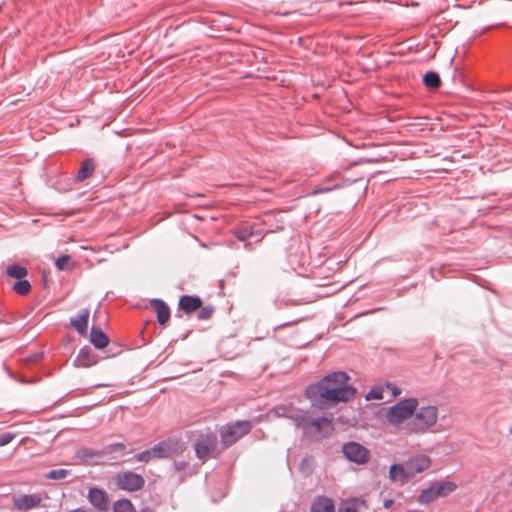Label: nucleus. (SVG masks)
<instances>
[{"instance_id": "1", "label": "nucleus", "mask_w": 512, "mask_h": 512, "mask_svg": "<svg viewBox=\"0 0 512 512\" xmlns=\"http://www.w3.org/2000/svg\"><path fill=\"white\" fill-rule=\"evenodd\" d=\"M350 377L347 373L338 371L323 377L316 384L306 389V395L314 406L324 408L347 402L356 393V389L348 384Z\"/></svg>"}, {"instance_id": "2", "label": "nucleus", "mask_w": 512, "mask_h": 512, "mask_svg": "<svg viewBox=\"0 0 512 512\" xmlns=\"http://www.w3.org/2000/svg\"><path fill=\"white\" fill-rule=\"evenodd\" d=\"M268 417H287L294 419L296 424L302 427L306 434L315 438L325 437L332 430V422L328 418L311 419L304 413H299L295 409L286 406H278L268 412Z\"/></svg>"}, {"instance_id": "3", "label": "nucleus", "mask_w": 512, "mask_h": 512, "mask_svg": "<svg viewBox=\"0 0 512 512\" xmlns=\"http://www.w3.org/2000/svg\"><path fill=\"white\" fill-rule=\"evenodd\" d=\"M419 406L417 398L411 397L397 402L385 410V419L387 423L396 428L402 429L412 419L415 409Z\"/></svg>"}, {"instance_id": "4", "label": "nucleus", "mask_w": 512, "mask_h": 512, "mask_svg": "<svg viewBox=\"0 0 512 512\" xmlns=\"http://www.w3.org/2000/svg\"><path fill=\"white\" fill-rule=\"evenodd\" d=\"M438 421V408L434 405L418 407L412 419L407 423L408 434H424L431 430Z\"/></svg>"}, {"instance_id": "5", "label": "nucleus", "mask_w": 512, "mask_h": 512, "mask_svg": "<svg viewBox=\"0 0 512 512\" xmlns=\"http://www.w3.org/2000/svg\"><path fill=\"white\" fill-rule=\"evenodd\" d=\"M457 485L452 481L433 482L430 486L421 491L417 502L421 505H427L439 497H445L455 491Z\"/></svg>"}, {"instance_id": "6", "label": "nucleus", "mask_w": 512, "mask_h": 512, "mask_svg": "<svg viewBox=\"0 0 512 512\" xmlns=\"http://www.w3.org/2000/svg\"><path fill=\"white\" fill-rule=\"evenodd\" d=\"M217 444L218 438L216 433L211 431L200 433L194 444L196 456L201 460L212 457L217 448Z\"/></svg>"}, {"instance_id": "7", "label": "nucleus", "mask_w": 512, "mask_h": 512, "mask_svg": "<svg viewBox=\"0 0 512 512\" xmlns=\"http://www.w3.org/2000/svg\"><path fill=\"white\" fill-rule=\"evenodd\" d=\"M116 486L125 491L133 492L140 490L144 486V479L141 475L132 471H125L114 476Z\"/></svg>"}, {"instance_id": "8", "label": "nucleus", "mask_w": 512, "mask_h": 512, "mask_svg": "<svg viewBox=\"0 0 512 512\" xmlns=\"http://www.w3.org/2000/svg\"><path fill=\"white\" fill-rule=\"evenodd\" d=\"M252 425L249 421H238L233 425L228 426L225 431L221 433V442L225 447L234 444L241 437L249 433Z\"/></svg>"}, {"instance_id": "9", "label": "nucleus", "mask_w": 512, "mask_h": 512, "mask_svg": "<svg viewBox=\"0 0 512 512\" xmlns=\"http://www.w3.org/2000/svg\"><path fill=\"white\" fill-rule=\"evenodd\" d=\"M343 453L348 460L357 464H365L370 458L369 450L356 442L345 444Z\"/></svg>"}, {"instance_id": "10", "label": "nucleus", "mask_w": 512, "mask_h": 512, "mask_svg": "<svg viewBox=\"0 0 512 512\" xmlns=\"http://www.w3.org/2000/svg\"><path fill=\"white\" fill-rule=\"evenodd\" d=\"M408 473L411 479L415 478L418 474L427 471L431 465L432 460L429 456L424 454H417L405 461Z\"/></svg>"}, {"instance_id": "11", "label": "nucleus", "mask_w": 512, "mask_h": 512, "mask_svg": "<svg viewBox=\"0 0 512 512\" xmlns=\"http://www.w3.org/2000/svg\"><path fill=\"white\" fill-rule=\"evenodd\" d=\"M183 450L182 444L177 440H168L152 447L155 459L169 458L178 455Z\"/></svg>"}, {"instance_id": "12", "label": "nucleus", "mask_w": 512, "mask_h": 512, "mask_svg": "<svg viewBox=\"0 0 512 512\" xmlns=\"http://www.w3.org/2000/svg\"><path fill=\"white\" fill-rule=\"evenodd\" d=\"M13 507L19 512H26L39 507L42 497L39 494H20L13 497Z\"/></svg>"}, {"instance_id": "13", "label": "nucleus", "mask_w": 512, "mask_h": 512, "mask_svg": "<svg viewBox=\"0 0 512 512\" xmlns=\"http://www.w3.org/2000/svg\"><path fill=\"white\" fill-rule=\"evenodd\" d=\"M388 477L391 482L399 485H404L411 480L405 462L391 465Z\"/></svg>"}, {"instance_id": "14", "label": "nucleus", "mask_w": 512, "mask_h": 512, "mask_svg": "<svg viewBox=\"0 0 512 512\" xmlns=\"http://www.w3.org/2000/svg\"><path fill=\"white\" fill-rule=\"evenodd\" d=\"M89 502L99 511H106L108 509V495L99 488H91L88 493Z\"/></svg>"}, {"instance_id": "15", "label": "nucleus", "mask_w": 512, "mask_h": 512, "mask_svg": "<svg viewBox=\"0 0 512 512\" xmlns=\"http://www.w3.org/2000/svg\"><path fill=\"white\" fill-rule=\"evenodd\" d=\"M98 362V357L92 351L85 347L82 348L74 360V365L78 368H89Z\"/></svg>"}, {"instance_id": "16", "label": "nucleus", "mask_w": 512, "mask_h": 512, "mask_svg": "<svg viewBox=\"0 0 512 512\" xmlns=\"http://www.w3.org/2000/svg\"><path fill=\"white\" fill-rule=\"evenodd\" d=\"M90 312L88 309H83L80 311L77 317L72 318L70 323L71 325L79 332L80 335L86 336L88 329V320H89Z\"/></svg>"}, {"instance_id": "17", "label": "nucleus", "mask_w": 512, "mask_h": 512, "mask_svg": "<svg viewBox=\"0 0 512 512\" xmlns=\"http://www.w3.org/2000/svg\"><path fill=\"white\" fill-rule=\"evenodd\" d=\"M150 304L156 311L158 323L160 325H165L170 318L169 307L160 299H153Z\"/></svg>"}, {"instance_id": "18", "label": "nucleus", "mask_w": 512, "mask_h": 512, "mask_svg": "<svg viewBox=\"0 0 512 512\" xmlns=\"http://www.w3.org/2000/svg\"><path fill=\"white\" fill-rule=\"evenodd\" d=\"M202 306V301L199 297L184 295L179 300V307L186 313H191Z\"/></svg>"}, {"instance_id": "19", "label": "nucleus", "mask_w": 512, "mask_h": 512, "mask_svg": "<svg viewBox=\"0 0 512 512\" xmlns=\"http://www.w3.org/2000/svg\"><path fill=\"white\" fill-rule=\"evenodd\" d=\"M311 512H335V507L331 499L319 496L311 504Z\"/></svg>"}, {"instance_id": "20", "label": "nucleus", "mask_w": 512, "mask_h": 512, "mask_svg": "<svg viewBox=\"0 0 512 512\" xmlns=\"http://www.w3.org/2000/svg\"><path fill=\"white\" fill-rule=\"evenodd\" d=\"M90 341L97 349H103L109 343L106 334L99 327L95 326L91 329Z\"/></svg>"}, {"instance_id": "21", "label": "nucleus", "mask_w": 512, "mask_h": 512, "mask_svg": "<svg viewBox=\"0 0 512 512\" xmlns=\"http://www.w3.org/2000/svg\"><path fill=\"white\" fill-rule=\"evenodd\" d=\"M95 171V163L91 158L85 159L81 163V167L77 173L76 179L79 182H82L92 176Z\"/></svg>"}, {"instance_id": "22", "label": "nucleus", "mask_w": 512, "mask_h": 512, "mask_svg": "<svg viewBox=\"0 0 512 512\" xmlns=\"http://www.w3.org/2000/svg\"><path fill=\"white\" fill-rule=\"evenodd\" d=\"M366 502L360 499H351L344 502L338 512H358L361 506H365Z\"/></svg>"}, {"instance_id": "23", "label": "nucleus", "mask_w": 512, "mask_h": 512, "mask_svg": "<svg viewBox=\"0 0 512 512\" xmlns=\"http://www.w3.org/2000/svg\"><path fill=\"white\" fill-rule=\"evenodd\" d=\"M113 512H135V508L130 500L120 499L114 503Z\"/></svg>"}, {"instance_id": "24", "label": "nucleus", "mask_w": 512, "mask_h": 512, "mask_svg": "<svg viewBox=\"0 0 512 512\" xmlns=\"http://www.w3.org/2000/svg\"><path fill=\"white\" fill-rule=\"evenodd\" d=\"M423 82L428 88L436 89L440 86L441 80L437 73L428 72L423 77Z\"/></svg>"}, {"instance_id": "25", "label": "nucleus", "mask_w": 512, "mask_h": 512, "mask_svg": "<svg viewBox=\"0 0 512 512\" xmlns=\"http://www.w3.org/2000/svg\"><path fill=\"white\" fill-rule=\"evenodd\" d=\"M7 275L15 279H22L27 275V269L20 265H12L7 268Z\"/></svg>"}, {"instance_id": "26", "label": "nucleus", "mask_w": 512, "mask_h": 512, "mask_svg": "<svg viewBox=\"0 0 512 512\" xmlns=\"http://www.w3.org/2000/svg\"><path fill=\"white\" fill-rule=\"evenodd\" d=\"M55 266L58 270L65 271L73 269L74 263L71 261V257L69 255H63L56 260Z\"/></svg>"}, {"instance_id": "27", "label": "nucleus", "mask_w": 512, "mask_h": 512, "mask_svg": "<svg viewBox=\"0 0 512 512\" xmlns=\"http://www.w3.org/2000/svg\"><path fill=\"white\" fill-rule=\"evenodd\" d=\"M13 290L17 294L24 296V295H27L31 291V285H30L29 281L22 278V279H19V281L13 285Z\"/></svg>"}, {"instance_id": "28", "label": "nucleus", "mask_w": 512, "mask_h": 512, "mask_svg": "<svg viewBox=\"0 0 512 512\" xmlns=\"http://www.w3.org/2000/svg\"><path fill=\"white\" fill-rule=\"evenodd\" d=\"M69 474V471L66 469H55L51 470L46 474V478L53 479V480H59L64 479Z\"/></svg>"}, {"instance_id": "29", "label": "nucleus", "mask_w": 512, "mask_h": 512, "mask_svg": "<svg viewBox=\"0 0 512 512\" xmlns=\"http://www.w3.org/2000/svg\"><path fill=\"white\" fill-rule=\"evenodd\" d=\"M135 459L139 462H149L150 460L155 459L152 448L139 453L135 456Z\"/></svg>"}, {"instance_id": "30", "label": "nucleus", "mask_w": 512, "mask_h": 512, "mask_svg": "<svg viewBox=\"0 0 512 512\" xmlns=\"http://www.w3.org/2000/svg\"><path fill=\"white\" fill-rule=\"evenodd\" d=\"M15 438V434L6 432L0 435V447L9 444Z\"/></svg>"}, {"instance_id": "31", "label": "nucleus", "mask_w": 512, "mask_h": 512, "mask_svg": "<svg viewBox=\"0 0 512 512\" xmlns=\"http://www.w3.org/2000/svg\"><path fill=\"white\" fill-rule=\"evenodd\" d=\"M368 400L375 399V400H381L383 398L382 390L378 388L372 389L366 396Z\"/></svg>"}, {"instance_id": "32", "label": "nucleus", "mask_w": 512, "mask_h": 512, "mask_svg": "<svg viewBox=\"0 0 512 512\" xmlns=\"http://www.w3.org/2000/svg\"><path fill=\"white\" fill-rule=\"evenodd\" d=\"M235 235L239 240L244 241V240L250 238V236L252 235V232L247 229H245V230L239 229V230L235 231Z\"/></svg>"}, {"instance_id": "33", "label": "nucleus", "mask_w": 512, "mask_h": 512, "mask_svg": "<svg viewBox=\"0 0 512 512\" xmlns=\"http://www.w3.org/2000/svg\"><path fill=\"white\" fill-rule=\"evenodd\" d=\"M212 313H213V310L211 308L206 307V308L201 309L198 317L200 319H209L211 317Z\"/></svg>"}, {"instance_id": "34", "label": "nucleus", "mask_w": 512, "mask_h": 512, "mask_svg": "<svg viewBox=\"0 0 512 512\" xmlns=\"http://www.w3.org/2000/svg\"><path fill=\"white\" fill-rule=\"evenodd\" d=\"M394 504V501L392 499H386L384 502H383V507L385 509H390Z\"/></svg>"}, {"instance_id": "35", "label": "nucleus", "mask_w": 512, "mask_h": 512, "mask_svg": "<svg viewBox=\"0 0 512 512\" xmlns=\"http://www.w3.org/2000/svg\"><path fill=\"white\" fill-rule=\"evenodd\" d=\"M391 392H392V395H393L394 397H397V396H399V395H400L401 390H400L399 388H397V387H392Z\"/></svg>"}, {"instance_id": "36", "label": "nucleus", "mask_w": 512, "mask_h": 512, "mask_svg": "<svg viewBox=\"0 0 512 512\" xmlns=\"http://www.w3.org/2000/svg\"><path fill=\"white\" fill-rule=\"evenodd\" d=\"M141 512H151V511H149V510H143V511H141Z\"/></svg>"}, {"instance_id": "37", "label": "nucleus", "mask_w": 512, "mask_h": 512, "mask_svg": "<svg viewBox=\"0 0 512 512\" xmlns=\"http://www.w3.org/2000/svg\"><path fill=\"white\" fill-rule=\"evenodd\" d=\"M511 433H512V429H511Z\"/></svg>"}]
</instances>
